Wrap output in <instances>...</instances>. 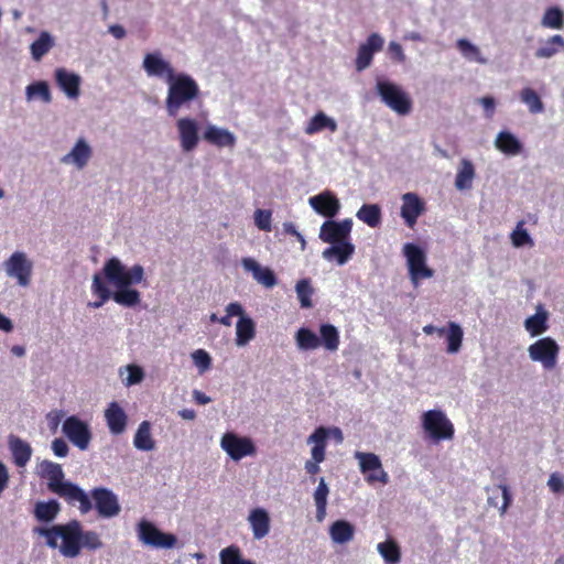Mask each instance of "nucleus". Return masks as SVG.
Here are the masks:
<instances>
[{
	"mask_svg": "<svg viewBox=\"0 0 564 564\" xmlns=\"http://www.w3.org/2000/svg\"><path fill=\"white\" fill-rule=\"evenodd\" d=\"M102 274L93 276L91 292L98 301L90 302L89 307L99 308L109 299L124 307H134L141 302V293L132 289L144 280V269L141 264L127 268L118 258L108 259L102 268Z\"/></svg>",
	"mask_w": 564,
	"mask_h": 564,
	"instance_id": "1",
	"label": "nucleus"
},
{
	"mask_svg": "<svg viewBox=\"0 0 564 564\" xmlns=\"http://www.w3.org/2000/svg\"><path fill=\"white\" fill-rule=\"evenodd\" d=\"M42 477L47 479V488L51 492L63 498L68 505L78 508L82 513H87L91 510L93 505L89 496L77 485L70 481H64V471L59 464L44 460L41 464Z\"/></svg>",
	"mask_w": 564,
	"mask_h": 564,
	"instance_id": "2",
	"label": "nucleus"
},
{
	"mask_svg": "<svg viewBox=\"0 0 564 564\" xmlns=\"http://www.w3.org/2000/svg\"><path fill=\"white\" fill-rule=\"evenodd\" d=\"M34 532L44 536L46 545L51 549H59L65 557H76L82 550V524L72 520L65 524H55L51 528H35Z\"/></svg>",
	"mask_w": 564,
	"mask_h": 564,
	"instance_id": "3",
	"label": "nucleus"
},
{
	"mask_svg": "<svg viewBox=\"0 0 564 564\" xmlns=\"http://www.w3.org/2000/svg\"><path fill=\"white\" fill-rule=\"evenodd\" d=\"M167 85L165 109L171 117H176L182 108L189 107L200 96L198 84L188 74L177 73Z\"/></svg>",
	"mask_w": 564,
	"mask_h": 564,
	"instance_id": "4",
	"label": "nucleus"
},
{
	"mask_svg": "<svg viewBox=\"0 0 564 564\" xmlns=\"http://www.w3.org/2000/svg\"><path fill=\"white\" fill-rule=\"evenodd\" d=\"M422 427L433 443L451 441L455 435L452 421L442 410H429L422 415Z\"/></svg>",
	"mask_w": 564,
	"mask_h": 564,
	"instance_id": "5",
	"label": "nucleus"
},
{
	"mask_svg": "<svg viewBox=\"0 0 564 564\" xmlns=\"http://www.w3.org/2000/svg\"><path fill=\"white\" fill-rule=\"evenodd\" d=\"M139 541L152 549H173L176 546L177 538L173 533L161 531L153 522L141 519L137 524Z\"/></svg>",
	"mask_w": 564,
	"mask_h": 564,
	"instance_id": "6",
	"label": "nucleus"
},
{
	"mask_svg": "<svg viewBox=\"0 0 564 564\" xmlns=\"http://www.w3.org/2000/svg\"><path fill=\"white\" fill-rule=\"evenodd\" d=\"M376 89L381 100L398 115H408L412 109V100L409 95L398 85L378 80Z\"/></svg>",
	"mask_w": 564,
	"mask_h": 564,
	"instance_id": "7",
	"label": "nucleus"
},
{
	"mask_svg": "<svg viewBox=\"0 0 564 564\" xmlns=\"http://www.w3.org/2000/svg\"><path fill=\"white\" fill-rule=\"evenodd\" d=\"M532 361L540 362L545 370H552L557 364L560 346L552 337H543L528 348Z\"/></svg>",
	"mask_w": 564,
	"mask_h": 564,
	"instance_id": "8",
	"label": "nucleus"
},
{
	"mask_svg": "<svg viewBox=\"0 0 564 564\" xmlns=\"http://www.w3.org/2000/svg\"><path fill=\"white\" fill-rule=\"evenodd\" d=\"M403 254L406 258L409 273L412 282L433 276V270L426 265V256L416 245L408 242L403 246Z\"/></svg>",
	"mask_w": 564,
	"mask_h": 564,
	"instance_id": "9",
	"label": "nucleus"
},
{
	"mask_svg": "<svg viewBox=\"0 0 564 564\" xmlns=\"http://www.w3.org/2000/svg\"><path fill=\"white\" fill-rule=\"evenodd\" d=\"M4 269L9 276L17 279L21 286H29L31 283L33 263L24 252L17 251L4 262Z\"/></svg>",
	"mask_w": 564,
	"mask_h": 564,
	"instance_id": "10",
	"label": "nucleus"
},
{
	"mask_svg": "<svg viewBox=\"0 0 564 564\" xmlns=\"http://www.w3.org/2000/svg\"><path fill=\"white\" fill-rule=\"evenodd\" d=\"M220 445L234 460H240L246 456L254 455L257 452L253 442L249 437L238 436L231 432L223 435Z\"/></svg>",
	"mask_w": 564,
	"mask_h": 564,
	"instance_id": "11",
	"label": "nucleus"
},
{
	"mask_svg": "<svg viewBox=\"0 0 564 564\" xmlns=\"http://www.w3.org/2000/svg\"><path fill=\"white\" fill-rule=\"evenodd\" d=\"M62 430L67 438L79 449L85 451L88 448L91 440V432L86 422L75 415H72L64 421Z\"/></svg>",
	"mask_w": 564,
	"mask_h": 564,
	"instance_id": "12",
	"label": "nucleus"
},
{
	"mask_svg": "<svg viewBox=\"0 0 564 564\" xmlns=\"http://www.w3.org/2000/svg\"><path fill=\"white\" fill-rule=\"evenodd\" d=\"M352 220L347 218L341 221L328 219L324 221L319 230V239L326 243L349 241Z\"/></svg>",
	"mask_w": 564,
	"mask_h": 564,
	"instance_id": "13",
	"label": "nucleus"
},
{
	"mask_svg": "<svg viewBox=\"0 0 564 564\" xmlns=\"http://www.w3.org/2000/svg\"><path fill=\"white\" fill-rule=\"evenodd\" d=\"M95 508L102 518H112L120 513V505L117 496L108 488L98 487L91 490Z\"/></svg>",
	"mask_w": 564,
	"mask_h": 564,
	"instance_id": "14",
	"label": "nucleus"
},
{
	"mask_svg": "<svg viewBox=\"0 0 564 564\" xmlns=\"http://www.w3.org/2000/svg\"><path fill=\"white\" fill-rule=\"evenodd\" d=\"M143 68L148 76L164 78L169 83L177 75L172 65L160 53H148L143 58Z\"/></svg>",
	"mask_w": 564,
	"mask_h": 564,
	"instance_id": "15",
	"label": "nucleus"
},
{
	"mask_svg": "<svg viewBox=\"0 0 564 564\" xmlns=\"http://www.w3.org/2000/svg\"><path fill=\"white\" fill-rule=\"evenodd\" d=\"M383 47V39L378 33L368 36L366 43H362L357 52L356 69L362 72L371 65L373 54Z\"/></svg>",
	"mask_w": 564,
	"mask_h": 564,
	"instance_id": "16",
	"label": "nucleus"
},
{
	"mask_svg": "<svg viewBox=\"0 0 564 564\" xmlns=\"http://www.w3.org/2000/svg\"><path fill=\"white\" fill-rule=\"evenodd\" d=\"M425 204L415 193L402 195L401 217L409 228H413L417 218L424 213Z\"/></svg>",
	"mask_w": 564,
	"mask_h": 564,
	"instance_id": "17",
	"label": "nucleus"
},
{
	"mask_svg": "<svg viewBox=\"0 0 564 564\" xmlns=\"http://www.w3.org/2000/svg\"><path fill=\"white\" fill-rule=\"evenodd\" d=\"M308 203L317 214L329 219L335 217L340 209L338 198L329 191L310 197Z\"/></svg>",
	"mask_w": 564,
	"mask_h": 564,
	"instance_id": "18",
	"label": "nucleus"
},
{
	"mask_svg": "<svg viewBox=\"0 0 564 564\" xmlns=\"http://www.w3.org/2000/svg\"><path fill=\"white\" fill-rule=\"evenodd\" d=\"M181 147L184 151L194 150L199 141L197 122L192 118H181L176 121Z\"/></svg>",
	"mask_w": 564,
	"mask_h": 564,
	"instance_id": "19",
	"label": "nucleus"
},
{
	"mask_svg": "<svg viewBox=\"0 0 564 564\" xmlns=\"http://www.w3.org/2000/svg\"><path fill=\"white\" fill-rule=\"evenodd\" d=\"M105 420L109 431L119 435L126 431L128 424V415L118 402L112 401L105 410Z\"/></svg>",
	"mask_w": 564,
	"mask_h": 564,
	"instance_id": "20",
	"label": "nucleus"
},
{
	"mask_svg": "<svg viewBox=\"0 0 564 564\" xmlns=\"http://www.w3.org/2000/svg\"><path fill=\"white\" fill-rule=\"evenodd\" d=\"M93 155L90 145L83 139H78L69 153L62 158V163L74 164L78 170H83Z\"/></svg>",
	"mask_w": 564,
	"mask_h": 564,
	"instance_id": "21",
	"label": "nucleus"
},
{
	"mask_svg": "<svg viewBox=\"0 0 564 564\" xmlns=\"http://www.w3.org/2000/svg\"><path fill=\"white\" fill-rule=\"evenodd\" d=\"M8 445L12 454L14 465L18 467H25L33 453L31 445L15 435L9 436Z\"/></svg>",
	"mask_w": 564,
	"mask_h": 564,
	"instance_id": "22",
	"label": "nucleus"
},
{
	"mask_svg": "<svg viewBox=\"0 0 564 564\" xmlns=\"http://www.w3.org/2000/svg\"><path fill=\"white\" fill-rule=\"evenodd\" d=\"M203 138L209 144L216 145L218 148H232L236 144V137L232 132L213 124L207 126Z\"/></svg>",
	"mask_w": 564,
	"mask_h": 564,
	"instance_id": "23",
	"label": "nucleus"
},
{
	"mask_svg": "<svg viewBox=\"0 0 564 564\" xmlns=\"http://www.w3.org/2000/svg\"><path fill=\"white\" fill-rule=\"evenodd\" d=\"M242 265L247 271L252 272L253 279L265 288H273L276 284V278L269 268H262L256 260L245 258Z\"/></svg>",
	"mask_w": 564,
	"mask_h": 564,
	"instance_id": "24",
	"label": "nucleus"
},
{
	"mask_svg": "<svg viewBox=\"0 0 564 564\" xmlns=\"http://www.w3.org/2000/svg\"><path fill=\"white\" fill-rule=\"evenodd\" d=\"M55 78L61 89L69 97L77 98L79 95L80 77L74 73H68L64 68H57Z\"/></svg>",
	"mask_w": 564,
	"mask_h": 564,
	"instance_id": "25",
	"label": "nucleus"
},
{
	"mask_svg": "<svg viewBox=\"0 0 564 564\" xmlns=\"http://www.w3.org/2000/svg\"><path fill=\"white\" fill-rule=\"evenodd\" d=\"M332 246L324 249L323 258L332 261L336 259L338 264H345L354 254L355 246L350 241L330 243Z\"/></svg>",
	"mask_w": 564,
	"mask_h": 564,
	"instance_id": "26",
	"label": "nucleus"
},
{
	"mask_svg": "<svg viewBox=\"0 0 564 564\" xmlns=\"http://www.w3.org/2000/svg\"><path fill=\"white\" fill-rule=\"evenodd\" d=\"M254 539L264 538L270 531V517L264 509H253L248 518Z\"/></svg>",
	"mask_w": 564,
	"mask_h": 564,
	"instance_id": "27",
	"label": "nucleus"
},
{
	"mask_svg": "<svg viewBox=\"0 0 564 564\" xmlns=\"http://www.w3.org/2000/svg\"><path fill=\"white\" fill-rule=\"evenodd\" d=\"M495 147L506 155H517L522 151V143L509 131L497 134Z\"/></svg>",
	"mask_w": 564,
	"mask_h": 564,
	"instance_id": "28",
	"label": "nucleus"
},
{
	"mask_svg": "<svg viewBox=\"0 0 564 564\" xmlns=\"http://www.w3.org/2000/svg\"><path fill=\"white\" fill-rule=\"evenodd\" d=\"M329 534L335 543L345 544L354 539L355 527L346 520H337L330 525Z\"/></svg>",
	"mask_w": 564,
	"mask_h": 564,
	"instance_id": "29",
	"label": "nucleus"
},
{
	"mask_svg": "<svg viewBox=\"0 0 564 564\" xmlns=\"http://www.w3.org/2000/svg\"><path fill=\"white\" fill-rule=\"evenodd\" d=\"M256 336L254 322L243 314L240 316L236 325V344L245 346Z\"/></svg>",
	"mask_w": 564,
	"mask_h": 564,
	"instance_id": "30",
	"label": "nucleus"
},
{
	"mask_svg": "<svg viewBox=\"0 0 564 564\" xmlns=\"http://www.w3.org/2000/svg\"><path fill=\"white\" fill-rule=\"evenodd\" d=\"M133 445L135 448L144 452L152 451L155 447V442L151 435V424L149 421H143L134 434Z\"/></svg>",
	"mask_w": 564,
	"mask_h": 564,
	"instance_id": "31",
	"label": "nucleus"
},
{
	"mask_svg": "<svg viewBox=\"0 0 564 564\" xmlns=\"http://www.w3.org/2000/svg\"><path fill=\"white\" fill-rule=\"evenodd\" d=\"M491 495L488 497V503L498 508L503 514L511 503V494L507 485H498L490 489Z\"/></svg>",
	"mask_w": 564,
	"mask_h": 564,
	"instance_id": "32",
	"label": "nucleus"
},
{
	"mask_svg": "<svg viewBox=\"0 0 564 564\" xmlns=\"http://www.w3.org/2000/svg\"><path fill=\"white\" fill-rule=\"evenodd\" d=\"M357 218L371 228L381 224V208L378 204H364L356 214Z\"/></svg>",
	"mask_w": 564,
	"mask_h": 564,
	"instance_id": "33",
	"label": "nucleus"
},
{
	"mask_svg": "<svg viewBox=\"0 0 564 564\" xmlns=\"http://www.w3.org/2000/svg\"><path fill=\"white\" fill-rule=\"evenodd\" d=\"M324 129L335 132L337 130V123L334 119L319 111L308 121L305 133L312 135Z\"/></svg>",
	"mask_w": 564,
	"mask_h": 564,
	"instance_id": "34",
	"label": "nucleus"
},
{
	"mask_svg": "<svg viewBox=\"0 0 564 564\" xmlns=\"http://www.w3.org/2000/svg\"><path fill=\"white\" fill-rule=\"evenodd\" d=\"M321 346L329 351H336L339 346L338 329L332 324H322L319 327Z\"/></svg>",
	"mask_w": 564,
	"mask_h": 564,
	"instance_id": "35",
	"label": "nucleus"
},
{
	"mask_svg": "<svg viewBox=\"0 0 564 564\" xmlns=\"http://www.w3.org/2000/svg\"><path fill=\"white\" fill-rule=\"evenodd\" d=\"M59 510L61 507L56 500L40 501L35 505L34 516L39 521L51 522L57 517Z\"/></svg>",
	"mask_w": 564,
	"mask_h": 564,
	"instance_id": "36",
	"label": "nucleus"
},
{
	"mask_svg": "<svg viewBox=\"0 0 564 564\" xmlns=\"http://www.w3.org/2000/svg\"><path fill=\"white\" fill-rule=\"evenodd\" d=\"M475 177V169L470 161L464 159L460 162V167L456 174L455 186L463 191L471 187Z\"/></svg>",
	"mask_w": 564,
	"mask_h": 564,
	"instance_id": "37",
	"label": "nucleus"
},
{
	"mask_svg": "<svg viewBox=\"0 0 564 564\" xmlns=\"http://www.w3.org/2000/svg\"><path fill=\"white\" fill-rule=\"evenodd\" d=\"M328 486L324 478L319 479V482L314 492V501L316 505V520L322 522L326 517Z\"/></svg>",
	"mask_w": 564,
	"mask_h": 564,
	"instance_id": "38",
	"label": "nucleus"
},
{
	"mask_svg": "<svg viewBox=\"0 0 564 564\" xmlns=\"http://www.w3.org/2000/svg\"><path fill=\"white\" fill-rule=\"evenodd\" d=\"M377 550L388 564H398L401 561L400 546L393 539L379 543Z\"/></svg>",
	"mask_w": 564,
	"mask_h": 564,
	"instance_id": "39",
	"label": "nucleus"
},
{
	"mask_svg": "<svg viewBox=\"0 0 564 564\" xmlns=\"http://www.w3.org/2000/svg\"><path fill=\"white\" fill-rule=\"evenodd\" d=\"M295 340L300 349L313 350L321 346L318 336L306 327H301L295 335Z\"/></svg>",
	"mask_w": 564,
	"mask_h": 564,
	"instance_id": "40",
	"label": "nucleus"
},
{
	"mask_svg": "<svg viewBox=\"0 0 564 564\" xmlns=\"http://www.w3.org/2000/svg\"><path fill=\"white\" fill-rule=\"evenodd\" d=\"M53 37L47 32H42L40 36L31 44V54L33 59L40 61L53 47Z\"/></svg>",
	"mask_w": 564,
	"mask_h": 564,
	"instance_id": "41",
	"label": "nucleus"
},
{
	"mask_svg": "<svg viewBox=\"0 0 564 564\" xmlns=\"http://www.w3.org/2000/svg\"><path fill=\"white\" fill-rule=\"evenodd\" d=\"M524 327L533 337L543 334L547 329V313L538 312L528 317L524 322Z\"/></svg>",
	"mask_w": 564,
	"mask_h": 564,
	"instance_id": "42",
	"label": "nucleus"
},
{
	"mask_svg": "<svg viewBox=\"0 0 564 564\" xmlns=\"http://www.w3.org/2000/svg\"><path fill=\"white\" fill-rule=\"evenodd\" d=\"M520 99L528 106V109L531 113H540L544 110V105L541 100V97L534 89L530 87H525L520 91Z\"/></svg>",
	"mask_w": 564,
	"mask_h": 564,
	"instance_id": "43",
	"label": "nucleus"
},
{
	"mask_svg": "<svg viewBox=\"0 0 564 564\" xmlns=\"http://www.w3.org/2000/svg\"><path fill=\"white\" fill-rule=\"evenodd\" d=\"M564 47V39L562 35L556 34L551 36L545 45L539 47L535 56L539 58H549L555 55L561 48Z\"/></svg>",
	"mask_w": 564,
	"mask_h": 564,
	"instance_id": "44",
	"label": "nucleus"
},
{
	"mask_svg": "<svg viewBox=\"0 0 564 564\" xmlns=\"http://www.w3.org/2000/svg\"><path fill=\"white\" fill-rule=\"evenodd\" d=\"M456 47L459 50V52L465 58L478 62L480 64L486 63V59L481 56L480 50L476 45L470 43L468 40L459 39L456 42Z\"/></svg>",
	"mask_w": 564,
	"mask_h": 564,
	"instance_id": "45",
	"label": "nucleus"
},
{
	"mask_svg": "<svg viewBox=\"0 0 564 564\" xmlns=\"http://www.w3.org/2000/svg\"><path fill=\"white\" fill-rule=\"evenodd\" d=\"M295 291L301 304V307L303 308H310L312 307V295L314 293V290L311 285V281L308 279H302L297 281L295 285Z\"/></svg>",
	"mask_w": 564,
	"mask_h": 564,
	"instance_id": "46",
	"label": "nucleus"
},
{
	"mask_svg": "<svg viewBox=\"0 0 564 564\" xmlns=\"http://www.w3.org/2000/svg\"><path fill=\"white\" fill-rule=\"evenodd\" d=\"M542 25L549 29L561 30L564 26L563 12L557 7L546 9L543 18Z\"/></svg>",
	"mask_w": 564,
	"mask_h": 564,
	"instance_id": "47",
	"label": "nucleus"
},
{
	"mask_svg": "<svg viewBox=\"0 0 564 564\" xmlns=\"http://www.w3.org/2000/svg\"><path fill=\"white\" fill-rule=\"evenodd\" d=\"M356 458L359 460L361 473L366 474L382 467L380 458L373 453H356Z\"/></svg>",
	"mask_w": 564,
	"mask_h": 564,
	"instance_id": "48",
	"label": "nucleus"
},
{
	"mask_svg": "<svg viewBox=\"0 0 564 564\" xmlns=\"http://www.w3.org/2000/svg\"><path fill=\"white\" fill-rule=\"evenodd\" d=\"M462 340L463 330L460 326L454 322H449L447 333V351L452 354L457 352L462 346Z\"/></svg>",
	"mask_w": 564,
	"mask_h": 564,
	"instance_id": "49",
	"label": "nucleus"
},
{
	"mask_svg": "<svg viewBox=\"0 0 564 564\" xmlns=\"http://www.w3.org/2000/svg\"><path fill=\"white\" fill-rule=\"evenodd\" d=\"M220 562L221 564H254L250 560H243L240 549L236 545H230L220 551Z\"/></svg>",
	"mask_w": 564,
	"mask_h": 564,
	"instance_id": "50",
	"label": "nucleus"
},
{
	"mask_svg": "<svg viewBox=\"0 0 564 564\" xmlns=\"http://www.w3.org/2000/svg\"><path fill=\"white\" fill-rule=\"evenodd\" d=\"M26 96L29 99L39 97L48 104L52 100L50 87L46 82H35L26 87Z\"/></svg>",
	"mask_w": 564,
	"mask_h": 564,
	"instance_id": "51",
	"label": "nucleus"
},
{
	"mask_svg": "<svg viewBox=\"0 0 564 564\" xmlns=\"http://www.w3.org/2000/svg\"><path fill=\"white\" fill-rule=\"evenodd\" d=\"M524 221L521 220L517 224L516 229L511 234V241L512 245L517 248L523 247V246H530L532 247L534 245L532 238L528 234V231L523 228Z\"/></svg>",
	"mask_w": 564,
	"mask_h": 564,
	"instance_id": "52",
	"label": "nucleus"
},
{
	"mask_svg": "<svg viewBox=\"0 0 564 564\" xmlns=\"http://www.w3.org/2000/svg\"><path fill=\"white\" fill-rule=\"evenodd\" d=\"M193 361L200 373L207 371L212 366V358L204 349H197L192 354Z\"/></svg>",
	"mask_w": 564,
	"mask_h": 564,
	"instance_id": "53",
	"label": "nucleus"
},
{
	"mask_svg": "<svg viewBox=\"0 0 564 564\" xmlns=\"http://www.w3.org/2000/svg\"><path fill=\"white\" fill-rule=\"evenodd\" d=\"M102 546V542L95 531H83L82 530V547L88 550H97Z\"/></svg>",
	"mask_w": 564,
	"mask_h": 564,
	"instance_id": "54",
	"label": "nucleus"
},
{
	"mask_svg": "<svg viewBox=\"0 0 564 564\" xmlns=\"http://www.w3.org/2000/svg\"><path fill=\"white\" fill-rule=\"evenodd\" d=\"M271 212L265 209H257L254 213V223L257 227L263 231H271Z\"/></svg>",
	"mask_w": 564,
	"mask_h": 564,
	"instance_id": "55",
	"label": "nucleus"
},
{
	"mask_svg": "<svg viewBox=\"0 0 564 564\" xmlns=\"http://www.w3.org/2000/svg\"><path fill=\"white\" fill-rule=\"evenodd\" d=\"M226 312H227V314L225 316H223L221 318H219L218 323H220L221 325H225V326H230L231 325V317L232 316H239L240 317L243 314V308H242L240 303L232 302V303L227 305Z\"/></svg>",
	"mask_w": 564,
	"mask_h": 564,
	"instance_id": "56",
	"label": "nucleus"
},
{
	"mask_svg": "<svg viewBox=\"0 0 564 564\" xmlns=\"http://www.w3.org/2000/svg\"><path fill=\"white\" fill-rule=\"evenodd\" d=\"M328 436V429L319 426L308 436L307 443L313 444V446L322 445L326 448V441Z\"/></svg>",
	"mask_w": 564,
	"mask_h": 564,
	"instance_id": "57",
	"label": "nucleus"
},
{
	"mask_svg": "<svg viewBox=\"0 0 564 564\" xmlns=\"http://www.w3.org/2000/svg\"><path fill=\"white\" fill-rule=\"evenodd\" d=\"M128 372L129 373H128V378H127V383L129 386L137 384V383L141 382L144 377L142 368H140L139 366H135V365H130L128 367Z\"/></svg>",
	"mask_w": 564,
	"mask_h": 564,
	"instance_id": "58",
	"label": "nucleus"
},
{
	"mask_svg": "<svg viewBox=\"0 0 564 564\" xmlns=\"http://www.w3.org/2000/svg\"><path fill=\"white\" fill-rule=\"evenodd\" d=\"M366 480L369 484L381 482L383 485H387L389 482V476L381 467L380 469L369 471V474L366 477Z\"/></svg>",
	"mask_w": 564,
	"mask_h": 564,
	"instance_id": "59",
	"label": "nucleus"
},
{
	"mask_svg": "<svg viewBox=\"0 0 564 564\" xmlns=\"http://www.w3.org/2000/svg\"><path fill=\"white\" fill-rule=\"evenodd\" d=\"M547 486L555 494L563 492L564 491V479H563V476L561 474H558V473L551 474V476H550V478L547 480Z\"/></svg>",
	"mask_w": 564,
	"mask_h": 564,
	"instance_id": "60",
	"label": "nucleus"
},
{
	"mask_svg": "<svg viewBox=\"0 0 564 564\" xmlns=\"http://www.w3.org/2000/svg\"><path fill=\"white\" fill-rule=\"evenodd\" d=\"M389 53H390L391 57L399 63H403L405 61V55H404L403 48H402L401 44H399L397 42H390Z\"/></svg>",
	"mask_w": 564,
	"mask_h": 564,
	"instance_id": "61",
	"label": "nucleus"
},
{
	"mask_svg": "<svg viewBox=\"0 0 564 564\" xmlns=\"http://www.w3.org/2000/svg\"><path fill=\"white\" fill-rule=\"evenodd\" d=\"M52 449L58 457H65L68 454V445L63 438H55L52 442Z\"/></svg>",
	"mask_w": 564,
	"mask_h": 564,
	"instance_id": "62",
	"label": "nucleus"
},
{
	"mask_svg": "<svg viewBox=\"0 0 564 564\" xmlns=\"http://www.w3.org/2000/svg\"><path fill=\"white\" fill-rule=\"evenodd\" d=\"M325 451H326V448L323 447L322 445L313 446L312 451H311L312 459L315 460L316 463L324 462Z\"/></svg>",
	"mask_w": 564,
	"mask_h": 564,
	"instance_id": "63",
	"label": "nucleus"
},
{
	"mask_svg": "<svg viewBox=\"0 0 564 564\" xmlns=\"http://www.w3.org/2000/svg\"><path fill=\"white\" fill-rule=\"evenodd\" d=\"M480 104L482 105V107L485 108V110L487 112H489V116H491L495 111V99L490 96H485L482 98H480Z\"/></svg>",
	"mask_w": 564,
	"mask_h": 564,
	"instance_id": "64",
	"label": "nucleus"
}]
</instances>
